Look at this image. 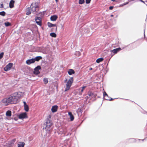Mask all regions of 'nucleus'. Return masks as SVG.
Here are the masks:
<instances>
[{
	"label": "nucleus",
	"mask_w": 147,
	"mask_h": 147,
	"mask_svg": "<svg viewBox=\"0 0 147 147\" xmlns=\"http://www.w3.org/2000/svg\"><path fill=\"white\" fill-rule=\"evenodd\" d=\"M115 1V0H111V1Z\"/></svg>",
	"instance_id": "nucleus-48"
},
{
	"label": "nucleus",
	"mask_w": 147,
	"mask_h": 147,
	"mask_svg": "<svg viewBox=\"0 0 147 147\" xmlns=\"http://www.w3.org/2000/svg\"><path fill=\"white\" fill-rule=\"evenodd\" d=\"M18 116L20 119H23L26 118L27 115L26 113H23L18 115Z\"/></svg>",
	"instance_id": "nucleus-7"
},
{
	"label": "nucleus",
	"mask_w": 147,
	"mask_h": 147,
	"mask_svg": "<svg viewBox=\"0 0 147 147\" xmlns=\"http://www.w3.org/2000/svg\"><path fill=\"white\" fill-rule=\"evenodd\" d=\"M57 2L58 1V0H55Z\"/></svg>",
	"instance_id": "nucleus-46"
},
{
	"label": "nucleus",
	"mask_w": 147,
	"mask_h": 147,
	"mask_svg": "<svg viewBox=\"0 0 147 147\" xmlns=\"http://www.w3.org/2000/svg\"><path fill=\"white\" fill-rule=\"evenodd\" d=\"M113 6H110L109 7V9L110 10H111L113 9Z\"/></svg>",
	"instance_id": "nucleus-39"
},
{
	"label": "nucleus",
	"mask_w": 147,
	"mask_h": 147,
	"mask_svg": "<svg viewBox=\"0 0 147 147\" xmlns=\"http://www.w3.org/2000/svg\"><path fill=\"white\" fill-rule=\"evenodd\" d=\"M145 29L144 30V37H145Z\"/></svg>",
	"instance_id": "nucleus-43"
},
{
	"label": "nucleus",
	"mask_w": 147,
	"mask_h": 147,
	"mask_svg": "<svg viewBox=\"0 0 147 147\" xmlns=\"http://www.w3.org/2000/svg\"><path fill=\"white\" fill-rule=\"evenodd\" d=\"M103 60V59L102 58H100L97 59L96 61V62L98 63H99L100 62L102 61Z\"/></svg>",
	"instance_id": "nucleus-27"
},
{
	"label": "nucleus",
	"mask_w": 147,
	"mask_h": 147,
	"mask_svg": "<svg viewBox=\"0 0 147 147\" xmlns=\"http://www.w3.org/2000/svg\"><path fill=\"white\" fill-rule=\"evenodd\" d=\"M49 118H47L46 124H45L43 125V127L44 129L47 131V132H49L51 130V127L52 125V123L51 122L50 119L51 118V116L50 115L48 117Z\"/></svg>",
	"instance_id": "nucleus-1"
},
{
	"label": "nucleus",
	"mask_w": 147,
	"mask_h": 147,
	"mask_svg": "<svg viewBox=\"0 0 147 147\" xmlns=\"http://www.w3.org/2000/svg\"><path fill=\"white\" fill-rule=\"evenodd\" d=\"M86 88V86H84L82 87L81 88H80L79 90H80L79 94L80 95L82 94V93L83 92L84 90Z\"/></svg>",
	"instance_id": "nucleus-17"
},
{
	"label": "nucleus",
	"mask_w": 147,
	"mask_h": 147,
	"mask_svg": "<svg viewBox=\"0 0 147 147\" xmlns=\"http://www.w3.org/2000/svg\"><path fill=\"white\" fill-rule=\"evenodd\" d=\"M113 15H111V17H113Z\"/></svg>",
	"instance_id": "nucleus-47"
},
{
	"label": "nucleus",
	"mask_w": 147,
	"mask_h": 147,
	"mask_svg": "<svg viewBox=\"0 0 147 147\" xmlns=\"http://www.w3.org/2000/svg\"><path fill=\"white\" fill-rule=\"evenodd\" d=\"M58 109V106L57 105L53 106L51 109V110L52 112L54 113L57 111Z\"/></svg>",
	"instance_id": "nucleus-14"
},
{
	"label": "nucleus",
	"mask_w": 147,
	"mask_h": 147,
	"mask_svg": "<svg viewBox=\"0 0 147 147\" xmlns=\"http://www.w3.org/2000/svg\"><path fill=\"white\" fill-rule=\"evenodd\" d=\"M92 68H91V67H90V69H89V70H92Z\"/></svg>",
	"instance_id": "nucleus-42"
},
{
	"label": "nucleus",
	"mask_w": 147,
	"mask_h": 147,
	"mask_svg": "<svg viewBox=\"0 0 147 147\" xmlns=\"http://www.w3.org/2000/svg\"><path fill=\"white\" fill-rule=\"evenodd\" d=\"M11 111H8L6 112V115L7 116L10 117L11 115Z\"/></svg>",
	"instance_id": "nucleus-26"
},
{
	"label": "nucleus",
	"mask_w": 147,
	"mask_h": 147,
	"mask_svg": "<svg viewBox=\"0 0 147 147\" xmlns=\"http://www.w3.org/2000/svg\"><path fill=\"white\" fill-rule=\"evenodd\" d=\"M68 115L69 116L71 121H73L74 119V117L71 112H69L68 113Z\"/></svg>",
	"instance_id": "nucleus-18"
},
{
	"label": "nucleus",
	"mask_w": 147,
	"mask_h": 147,
	"mask_svg": "<svg viewBox=\"0 0 147 147\" xmlns=\"http://www.w3.org/2000/svg\"><path fill=\"white\" fill-rule=\"evenodd\" d=\"M1 7H3V5L2 4H1Z\"/></svg>",
	"instance_id": "nucleus-44"
},
{
	"label": "nucleus",
	"mask_w": 147,
	"mask_h": 147,
	"mask_svg": "<svg viewBox=\"0 0 147 147\" xmlns=\"http://www.w3.org/2000/svg\"><path fill=\"white\" fill-rule=\"evenodd\" d=\"M129 2H127L126 3H123V4H122L121 5H120V7L121 6H122L123 5H125L126 4H128L129 3Z\"/></svg>",
	"instance_id": "nucleus-37"
},
{
	"label": "nucleus",
	"mask_w": 147,
	"mask_h": 147,
	"mask_svg": "<svg viewBox=\"0 0 147 147\" xmlns=\"http://www.w3.org/2000/svg\"><path fill=\"white\" fill-rule=\"evenodd\" d=\"M4 24L6 26H9L11 25V23L9 22H5Z\"/></svg>",
	"instance_id": "nucleus-32"
},
{
	"label": "nucleus",
	"mask_w": 147,
	"mask_h": 147,
	"mask_svg": "<svg viewBox=\"0 0 147 147\" xmlns=\"http://www.w3.org/2000/svg\"><path fill=\"white\" fill-rule=\"evenodd\" d=\"M142 140L143 141L144 140Z\"/></svg>",
	"instance_id": "nucleus-49"
},
{
	"label": "nucleus",
	"mask_w": 147,
	"mask_h": 147,
	"mask_svg": "<svg viewBox=\"0 0 147 147\" xmlns=\"http://www.w3.org/2000/svg\"><path fill=\"white\" fill-rule=\"evenodd\" d=\"M91 0H86V3L87 4L89 3Z\"/></svg>",
	"instance_id": "nucleus-38"
},
{
	"label": "nucleus",
	"mask_w": 147,
	"mask_h": 147,
	"mask_svg": "<svg viewBox=\"0 0 147 147\" xmlns=\"http://www.w3.org/2000/svg\"><path fill=\"white\" fill-rule=\"evenodd\" d=\"M23 103L24 104V106L27 105L25 102H24Z\"/></svg>",
	"instance_id": "nucleus-41"
},
{
	"label": "nucleus",
	"mask_w": 147,
	"mask_h": 147,
	"mask_svg": "<svg viewBox=\"0 0 147 147\" xmlns=\"http://www.w3.org/2000/svg\"><path fill=\"white\" fill-rule=\"evenodd\" d=\"M3 52H2L0 54V59L2 58L4 55Z\"/></svg>",
	"instance_id": "nucleus-36"
},
{
	"label": "nucleus",
	"mask_w": 147,
	"mask_h": 147,
	"mask_svg": "<svg viewBox=\"0 0 147 147\" xmlns=\"http://www.w3.org/2000/svg\"><path fill=\"white\" fill-rule=\"evenodd\" d=\"M34 59L33 58L28 59L26 61V63L28 65H30L31 63H34Z\"/></svg>",
	"instance_id": "nucleus-13"
},
{
	"label": "nucleus",
	"mask_w": 147,
	"mask_h": 147,
	"mask_svg": "<svg viewBox=\"0 0 147 147\" xmlns=\"http://www.w3.org/2000/svg\"><path fill=\"white\" fill-rule=\"evenodd\" d=\"M24 95V93L22 92H18L17 96L16 97L18 98H19L20 97Z\"/></svg>",
	"instance_id": "nucleus-21"
},
{
	"label": "nucleus",
	"mask_w": 147,
	"mask_h": 147,
	"mask_svg": "<svg viewBox=\"0 0 147 147\" xmlns=\"http://www.w3.org/2000/svg\"><path fill=\"white\" fill-rule=\"evenodd\" d=\"M75 55H76V56H80V52L79 51H76L75 53Z\"/></svg>",
	"instance_id": "nucleus-34"
},
{
	"label": "nucleus",
	"mask_w": 147,
	"mask_h": 147,
	"mask_svg": "<svg viewBox=\"0 0 147 147\" xmlns=\"http://www.w3.org/2000/svg\"><path fill=\"white\" fill-rule=\"evenodd\" d=\"M40 69L41 67L39 66H37V67H36L34 69V74H39L40 72L39 70Z\"/></svg>",
	"instance_id": "nucleus-9"
},
{
	"label": "nucleus",
	"mask_w": 147,
	"mask_h": 147,
	"mask_svg": "<svg viewBox=\"0 0 147 147\" xmlns=\"http://www.w3.org/2000/svg\"><path fill=\"white\" fill-rule=\"evenodd\" d=\"M32 13H34L37 11L38 7V3H32L31 6Z\"/></svg>",
	"instance_id": "nucleus-2"
},
{
	"label": "nucleus",
	"mask_w": 147,
	"mask_h": 147,
	"mask_svg": "<svg viewBox=\"0 0 147 147\" xmlns=\"http://www.w3.org/2000/svg\"><path fill=\"white\" fill-rule=\"evenodd\" d=\"M92 94V93H90V94L89 95L90 96H91Z\"/></svg>",
	"instance_id": "nucleus-45"
},
{
	"label": "nucleus",
	"mask_w": 147,
	"mask_h": 147,
	"mask_svg": "<svg viewBox=\"0 0 147 147\" xmlns=\"http://www.w3.org/2000/svg\"><path fill=\"white\" fill-rule=\"evenodd\" d=\"M30 9L28 7L26 9V14L27 15H29L31 13Z\"/></svg>",
	"instance_id": "nucleus-24"
},
{
	"label": "nucleus",
	"mask_w": 147,
	"mask_h": 147,
	"mask_svg": "<svg viewBox=\"0 0 147 147\" xmlns=\"http://www.w3.org/2000/svg\"><path fill=\"white\" fill-rule=\"evenodd\" d=\"M25 143L23 142H20L18 144V147H24Z\"/></svg>",
	"instance_id": "nucleus-23"
},
{
	"label": "nucleus",
	"mask_w": 147,
	"mask_h": 147,
	"mask_svg": "<svg viewBox=\"0 0 147 147\" xmlns=\"http://www.w3.org/2000/svg\"><path fill=\"white\" fill-rule=\"evenodd\" d=\"M66 131L63 128L60 129L59 132L58 133L59 134H65L66 133Z\"/></svg>",
	"instance_id": "nucleus-19"
},
{
	"label": "nucleus",
	"mask_w": 147,
	"mask_h": 147,
	"mask_svg": "<svg viewBox=\"0 0 147 147\" xmlns=\"http://www.w3.org/2000/svg\"><path fill=\"white\" fill-rule=\"evenodd\" d=\"M58 18V17L56 15H54L51 16L50 19L51 21H56Z\"/></svg>",
	"instance_id": "nucleus-15"
},
{
	"label": "nucleus",
	"mask_w": 147,
	"mask_h": 147,
	"mask_svg": "<svg viewBox=\"0 0 147 147\" xmlns=\"http://www.w3.org/2000/svg\"><path fill=\"white\" fill-rule=\"evenodd\" d=\"M125 47H121V48L120 47V51H121V50L122 49H124Z\"/></svg>",
	"instance_id": "nucleus-40"
},
{
	"label": "nucleus",
	"mask_w": 147,
	"mask_h": 147,
	"mask_svg": "<svg viewBox=\"0 0 147 147\" xmlns=\"http://www.w3.org/2000/svg\"><path fill=\"white\" fill-rule=\"evenodd\" d=\"M103 96L104 98V99L109 100H111L112 98H111V99H110L108 95L105 92H103Z\"/></svg>",
	"instance_id": "nucleus-12"
},
{
	"label": "nucleus",
	"mask_w": 147,
	"mask_h": 147,
	"mask_svg": "<svg viewBox=\"0 0 147 147\" xmlns=\"http://www.w3.org/2000/svg\"><path fill=\"white\" fill-rule=\"evenodd\" d=\"M13 66V64L11 63H9L4 68L5 71H7L11 69Z\"/></svg>",
	"instance_id": "nucleus-6"
},
{
	"label": "nucleus",
	"mask_w": 147,
	"mask_h": 147,
	"mask_svg": "<svg viewBox=\"0 0 147 147\" xmlns=\"http://www.w3.org/2000/svg\"><path fill=\"white\" fill-rule=\"evenodd\" d=\"M9 98L10 104H16L18 102V98L16 96H11Z\"/></svg>",
	"instance_id": "nucleus-4"
},
{
	"label": "nucleus",
	"mask_w": 147,
	"mask_h": 147,
	"mask_svg": "<svg viewBox=\"0 0 147 147\" xmlns=\"http://www.w3.org/2000/svg\"><path fill=\"white\" fill-rule=\"evenodd\" d=\"M73 81V77H71L70 78L69 80L67 82L66 85V87L65 89V91L68 90L69 88L72 84V83Z\"/></svg>",
	"instance_id": "nucleus-3"
},
{
	"label": "nucleus",
	"mask_w": 147,
	"mask_h": 147,
	"mask_svg": "<svg viewBox=\"0 0 147 147\" xmlns=\"http://www.w3.org/2000/svg\"><path fill=\"white\" fill-rule=\"evenodd\" d=\"M43 81L45 84L47 83L48 82V79L47 78H45L44 79Z\"/></svg>",
	"instance_id": "nucleus-33"
},
{
	"label": "nucleus",
	"mask_w": 147,
	"mask_h": 147,
	"mask_svg": "<svg viewBox=\"0 0 147 147\" xmlns=\"http://www.w3.org/2000/svg\"><path fill=\"white\" fill-rule=\"evenodd\" d=\"M119 51V47L113 50L110 51L111 53L112 54V56L114 54H116Z\"/></svg>",
	"instance_id": "nucleus-8"
},
{
	"label": "nucleus",
	"mask_w": 147,
	"mask_h": 147,
	"mask_svg": "<svg viewBox=\"0 0 147 147\" xmlns=\"http://www.w3.org/2000/svg\"><path fill=\"white\" fill-rule=\"evenodd\" d=\"M50 35L51 36L53 37H55L56 36V34L53 32L50 33Z\"/></svg>",
	"instance_id": "nucleus-30"
},
{
	"label": "nucleus",
	"mask_w": 147,
	"mask_h": 147,
	"mask_svg": "<svg viewBox=\"0 0 147 147\" xmlns=\"http://www.w3.org/2000/svg\"><path fill=\"white\" fill-rule=\"evenodd\" d=\"M84 0H79V3L80 4H83L85 2Z\"/></svg>",
	"instance_id": "nucleus-31"
},
{
	"label": "nucleus",
	"mask_w": 147,
	"mask_h": 147,
	"mask_svg": "<svg viewBox=\"0 0 147 147\" xmlns=\"http://www.w3.org/2000/svg\"><path fill=\"white\" fill-rule=\"evenodd\" d=\"M16 141V139H13L11 141H9L7 143V145L9 147L13 145L14 143Z\"/></svg>",
	"instance_id": "nucleus-10"
},
{
	"label": "nucleus",
	"mask_w": 147,
	"mask_h": 147,
	"mask_svg": "<svg viewBox=\"0 0 147 147\" xmlns=\"http://www.w3.org/2000/svg\"><path fill=\"white\" fill-rule=\"evenodd\" d=\"M1 103L5 106H7L10 104L9 98L3 99L1 101Z\"/></svg>",
	"instance_id": "nucleus-5"
},
{
	"label": "nucleus",
	"mask_w": 147,
	"mask_h": 147,
	"mask_svg": "<svg viewBox=\"0 0 147 147\" xmlns=\"http://www.w3.org/2000/svg\"><path fill=\"white\" fill-rule=\"evenodd\" d=\"M68 73L69 75H71L75 73V71L74 70L72 69H69L68 70Z\"/></svg>",
	"instance_id": "nucleus-16"
},
{
	"label": "nucleus",
	"mask_w": 147,
	"mask_h": 147,
	"mask_svg": "<svg viewBox=\"0 0 147 147\" xmlns=\"http://www.w3.org/2000/svg\"><path fill=\"white\" fill-rule=\"evenodd\" d=\"M24 110L26 112H28L29 110V107L28 105L24 106Z\"/></svg>",
	"instance_id": "nucleus-28"
},
{
	"label": "nucleus",
	"mask_w": 147,
	"mask_h": 147,
	"mask_svg": "<svg viewBox=\"0 0 147 147\" xmlns=\"http://www.w3.org/2000/svg\"><path fill=\"white\" fill-rule=\"evenodd\" d=\"M34 59L35 62V61H38L39 60L42 59V57L41 56H37L35 58H34Z\"/></svg>",
	"instance_id": "nucleus-25"
},
{
	"label": "nucleus",
	"mask_w": 147,
	"mask_h": 147,
	"mask_svg": "<svg viewBox=\"0 0 147 147\" xmlns=\"http://www.w3.org/2000/svg\"><path fill=\"white\" fill-rule=\"evenodd\" d=\"M129 140H130V142H134L136 141V139L134 138H131L129 139Z\"/></svg>",
	"instance_id": "nucleus-29"
},
{
	"label": "nucleus",
	"mask_w": 147,
	"mask_h": 147,
	"mask_svg": "<svg viewBox=\"0 0 147 147\" xmlns=\"http://www.w3.org/2000/svg\"><path fill=\"white\" fill-rule=\"evenodd\" d=\"M14 3V1L13 0H11L10 2L9 5V7L11 8H13V5Z\"/></svg>",
	"instance_id": "nucleus-22"
},
{
	"label": "nucleus",
	"mask_w": 147,
	"mask_h": 147,
	"mask_svg": "<svg viewBox=\"0 0 147 147\" xmlns=\"http://www.w3.org/2000/svg\"><path fill=\"white\" fill-rule=\"evenodd\" d=\"M48 26L49 27H56V30L57 29V27L56 26V25L55 24H53L52 23H50V22H48Z\"/></svg>",
	"instance_id": "nucleus-20"
},
{
	"label": "nucleus",
	"mask_w": 147,
	"mask_h": 147,
	"mask_svg": "<svg viewBox=\"0 0 147 147\" xmlns=\"http://www.w3.org/2000/svg\"><path fill=\"white\" fill-rule=\"evenodd\" d=\"M35 21L36 24L39 25H41V18L40 17H37L35 19Z\"/></svg>",
	"instance_id": "nucleus-11"
},
{
	"label": "nucleus",
	"mask_w": 147,
	"mask_h": 147,
	"mask_svg": "<svg viewBox=\"0 0 147 147\" xmlns=\"http://www.w3.org/2000/svg\"><path fill=\"white\" fill-rule=\"evenodd\" d=\"M5 14V13L4 11H2L0 12V15L3 16H4Z\"/></svg>",
	"instance_id": "nucleus-35"
}]
</instances>
